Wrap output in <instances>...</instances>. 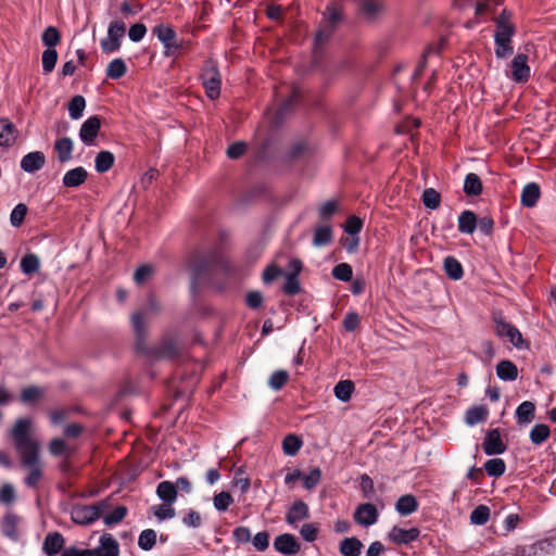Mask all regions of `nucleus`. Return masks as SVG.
I'll return each mask as SVG.
<instances>
[{"instance_id":"1","label":"nucleus","mask_w":556,"mask_h":556,"mask_svg":"<svg viewBox=\"0 0 556 556\" xmlns=\"http://www.w3.org/2000/svg\"><path fill=\"white\" fill-rule=\"evenodd\" d=\"M30 426V419L20 418L16 420L11 431L15 448L20 456L39 452V443L29 435Z\"/></svg>"},{"instance_id":"2","label":"nucleus","mask_w":556,"mask_h":556,"mask_svg":"<svg viewBox=\"0 0 556 556\" xmlns=\"http://www.w3.org/2000/svg\"><path fill=\"white\" fill-rule=\"evenodd\" d=\"M160 309H161V306L157 303V301L155 300V298L150 296L147 305L143 308L132 313L131 326H132L135 336L137 338L138 345H140L147 337V329H148L147 327H148L149 320L153 316L157 315Z\"/></svg>"},{"instance_id":"3","label":"nucleus","mask_w":556,"mask_h":556,"mask_svg":"<svg viewBox=\"0 0 556 556\" xmlns=\"http://www.w3.org/2000/svg\"><path fill=\"white\" fill-rule=\"evenodd\" d=\"M108 501H101L93 505L76 504L71 509V519L74 523L87 526L94 522L101 514L109 508Z\"/></svg>"},{"instance_id":"4","label":"nucleus","mask_w":556,"mask_h":556,"mask_svg":"<svg viewBox=\"0 0 556 556\" xmlns=\"http://www.w3.org/2000/svg\"><path fill=\"white\" fill-rule=\"evenodd\" d=\"M201 79L206 96L215 100L220 94L222 78L216 63L212 60L204 62Z\"/></svg>"},{"instance_id":"5","label":"nucleus","mask_w":556,"mask_h":556,"mask_svg":"<svg viewBox=\"0 0 556 556\" xmlns=\"http://www.w3.org/2000/svg\"><path fill=\"white\" fill-rule=\"evenodd\" d=\"M126 33V25L122 21H112L108 27V36L100 42L104 53L110 54L119 50L121 41Z\"/></svg>"},{"instance_id":"6","label":"nucleus","mask_w":556,"mask_h":556,"mask_svg":"<svg viewBox=\"0 0 556 556\" xmlns=\"http://www.w3.org/2000/svg\"><path fill=\"white\" fill-rule=\"evenodd\" d=\"M22 465L29 470L28 476L25 478V483L29 488L38 485L42 478V470L39 460V452L25 454L20 456Z\"/></svg>"},{"instance_id":"7","label":"nucleus","mask_w":556,"mask_h":556,"mask_svg":"<svg viewBox=\"0 0 556 556\" xmlns=\"http://www.w3.org/2000/svg\"><path fill=\"white\" fill-rule=\"evenodd\" d=\"M555 547L553 539L539 540L530 545L516 547V556H545L551 554Z\"/></svg>"},{"instance_id":"8","label":"nucleus","mask_w":556,"mask_h":556,"mask_svg":"<svg viewBox=\"0 0 556 556\" xmlns=\"http://www.w3.org/2000/svg\"><path fill=\"white\" fill-rule=\"evenodd\" d=\"M101 118L97 115L87 118L80 126L79 139L84 144L91 147L96 144V139L101 129Z\"/></svg>"},{"instance_id":"9","label":"nucleus","mask_w":556,"mask_h":556,"mask_svg":"<svg viewBox=\"0 0 556 556\" xmlns=\"http://www.w3.org/2000/svg\"><path fill=\"white\" fill-rule=\"evenodd\" d=\"M531 70L528 65V55L518 53L510 62V79L515 83H527L530 78Z\"/></svg>"},{"instance_id":"10","label":"nucleus","mask_w":556,"mask_h":556,"mask_svg":"<svg viewBox=\"0 0 556 556\" xmlns=\"http://www.w3.org/2000/svg\"><path fill=\"white\" fill-rule=\"evenodd\" d=\"M353 517L356 523L363 527H369L377 522L379 514L375 505L363 503L356 507Z\"/></svg>"},{"instance_id":"11","label":"nucleus","mask_w":556,"mask_h":556,"mask_svg":"<svg viewBox=\"0 0 556 556\" xmlns=\"http://www.w3.org/2000/svg\"><path fill=\"white\" fill-rule=\"evenodd\" d=\"M420 535V531L416 527H412L409 529H403L401 527L394 526L388 532V539L394 544H409L416 541Z\"/></svg>"},{"instance_id":"12","label":"nucleus","mask_w":556,"mask_h":556,"mask_svg":"<svg viewBox=\"0 0 556 556\" xmlns=\"http://www.w3.org/2000/svg\"><path fill=\"white\" fill-rule=\"evenodd\" d=\"M482 447L486 455H500L506 451V444L503 442L498 429H492L486 432Z\"/></svg>"},{"instance_id":"13","label":"nucleus","mask_w":556,"mask_h":556,"mask_svg":"<svg viewBox=\"0 0 556 556\" xmlns=\"http://www.w3.org/2000/svg\"><path fill=\"white\" fill-rule=\"evenodd\" d=\"M495 333L501 338H507L516 348L522 344V336L520 331L509 323L498 318L495 319Z\"/></svg>"},{"instance_id":"14","label":"nucleus","mask_w":556,"mask_h":556,"mask_svg":"<svg viewBox=\"0 0 556 556\" xmlns=\"http://www.w3.org/2000/svg\"><path fill=\"white\" fill-rule=\"evenodd\" d=\"M274 547L283 555H295L300 552L301 545L294 535L283 533L278 535L274 541Z\"/></svg>"},{"instance_id":"15","label":"nucleus","mask_w":556,"mask_h":556,"mask_svg":"<svg viewBox=\"0 0 556 556\" xmlns=\"http://www.w3.org/2000/svg\"><path fill=\"white\" fill-rule=\"evenodd\" d=\"M342 13L336 5H329L326 12V18L330 26L329 29H321L316 34L315 45L318 46L325 42L331 35L333 26L341 20Z\"/></svg>"},{"instance_id":"16","label":"nucleus","mask_w":556,"mask_h":556,"mask_svg":"<svg viewBox=\"0 0 556 556\" xmlns=\"http://www.w3.org/2000/svg\"><path fill=\"white\" fill-rule=\"evenodd\" d=\"M309 517V508L306 503L299 500L295 501L286 514V521L288 525L295 527L298 522L305 520Z\"/></svg>"},{"instance_id":"17","label":"nucleus","mask_w":556,"mask_h":556,"mask_svg":"<svg viewBox=\"0 0 556 556\" xmlns=\"http://www.w3.org/2000/svg\"><path fill=\"white\" fill-rule=\"evenodd\" d=\"M46 164V156L40 151L29 152L21 160V168L25 173H35L40 170Z\"/></svg>"},{"instance_id":"18","label":"nucleus","mask_w":556,"mask_h":556,"mask_svg":"<svg viewBox=\"0 0 556 556\" xmlns=\"http://www.w3.org/2000/svg\"><path fill=\"white\" fill-rule=\"evenodd\" d=\"M92 551L96 556H118L119 545L111 534L104 533L100 538L99 546Z\"/></svg>"},{"instance_id":"19","label":"nucleus","mask_w":556,"mask_h":556,"mask_svg":"<svg viewBox=\"0 0 556 556\" xmlns=\"http://www.w3.org/2000/svg\"><path fill=\"white\" fill-rule=\"evenodd\" d=\"M65 540L60 532H50L46 535L42 551L47 556L58 555L64 547Z\"/></svg>"},{"instance_id":"20","label":"nucleus","mask_w":556,"mask_h":556,"mask_svg":"<svg viewBox=\"0 0 556 556\" xmlns=\"http://www.w3.org/2000/svg\"><path fill=\"white\" fill-rule=\"evenodd\" d=\"M17 137V129L8 118L0 117V147H11Z\"/></svg>"},{"instance_id":"21","label":"nucleus","mask_w":556,"mask_h":556,"mask_svg":"<svg viewBox=\"0 0 556 556\" xmlns=\"http://www.w3.org/2000/svg\"><path fill=\"white\" fill-rule=\"evenodd\" d=\"M88 177V172L83 167L78 166L67 170L62 179V182L67 188H76L81 186Z\"/></svg>"},{"instance_id":"22","label":"nucleus","mask_w":556,"mask_h":556,"mask_svg":"<svg viewBox=\"0 0 556 556\" xmlns=\"http://www.w3.org/2000/svg\"><path fill=\"white\" fill-rule=\"evenodd\" d=\"M541 197V189L538 184L529 182L527 184L521 191L520 202L525 207H533L536 205L539 199Z\"/></svg>"},{"instance_id":"23","label":"nucleus","mask_w":556,"mask_h":556,"mask_svg":"<svg viewBox=\"0 0 556 556\" xmlns=\"http://www.w3.org/2000/svg\"><path fill=\"white\" fill-rule=\"evenodd\" d=\"M518 425H529L535 416V405L530 401H525L518 405L515 412Z\"/></svg>"},{"instance_id":"24","label":"nucleus","mask_w":556,"mask_h":556,"mask_svg":"<svg viewBox=\"0 0 556 556\" xmlns=\"http://www.w3.org/2000/svg\"><path fill=\"white\" fill-rule=\"evenodd\" d=\"M477 215L469 210L463 211L458 216V231L465 235H471L477 229Z\"/></svg>"},{"instance_id":"25","label":"nucleus","mask_w":556,"mask_h":556,"mask_svg":"<svg viewBox=\"0 0 556 556\" xmlns=\"http://www.w3.org/2000/svg\"><path fill=\"white\" fill-rule=\"evenodd\" d=\"M155 493L164 503L174 504L177 501V486H175L172 481L165 480L160 482Z\"/></svg>"},{"instance_id":"26","label":"nucleus","mask_w":556,"mask_h":556,"mask_svg":"<svg viewBox=\"0 0 556 556\" xmlns=\"http://www.w3.org/2000/svg\"><path fill=\"white\" fill-rule=\"evenodd\" d=\"M489 409L485 405H476L466 410L465 421L468 426L472 427L486 420Z\"/></svg>"},{"instance_id":"27","label":"nucleus","mask_w":556,"mask_h":556,"mask_svg":"<svg viewBox=\"0 0 556 556\" xmlns=\"http://www.w3.org/2000/svg\"><path fill=\"white\" fill-rule=\"evenodd\" d=\"M363 543L355 536L345 538L340 542L339 552L342 556H359Z\"/></svg>"},{"instance_id":"28","label":"nucleus","mask_w":556,"mask_h":556,"mask_svg":"<svg viewBox=\"0 0 556 556\" xmlns=\"http://www.w3.org/2000/svg\"><path fill=\"white\" fill-rule=\"evenodd\" d=\"M418 509V502L414 495H402L395 504V510L401 516H408Z\"/></svg>"},{"instance_id":"29","label":"nucleus","mask_w":556,"mask_h":556,"mask_svg":"<svg viewBox=\"0 0 556 556\" xmlns=\"http://www.w3.org/2000/svg\"><path fill=\"white\" fill-rule=\"evenodd\" d=\"M496 375L503 381H514L518 377V368L510 361H501L496 365Z\"/></svg>"},{"instance_id":"30","label":"nucleus","mask_w":556,"mask_h":556,"mask_svg":"<svg viewBox=\"0 0 556 556\" xmlns=\"http://www.w3.org/2000/svg\"><path fill=\"white\" fill-rule=\"evenodd\" d=\"M362 14L367 20H375L383 12V4L379 0H363L359 5Z\"/></svg>"},{"instance_id":"31","label":"nucleus","mask_w":556,"mask_h":556,"mask_svg":"<svg viewBox=\"0 0 556 556\" xmlns=\"http://www.w3.org/2000/svg\"><path fill=\"white\" fill-rule=\"evenodd\" d=\"M20 517L14 514H7L2 522L3 534L16 541L18 539Z\"/></svg>"},{"instance_id":"32","label":"nucleus","mask_w":556,"mask_h":556,"mask_svg":"<svg viewBox=\"0 0 556 556\" xmlns=\"http://www.w3.org/2000/svg\"><path fill=\"white\" fill-rule=\"evenodd\" d=\"M115 162V156L112 152L103 150L100 151L94 159V168L98 173L103 174L110 170Z\"/></svg>"},{"instance_id":"33","label":"nucleus","mask_w":556,"mask_h":556,"mask_svg":"<svg viewBox=\"0 0 556 556\" xmlns=\"http://www.w3.org/2000/svg\"><path fill=\"white\" fill-rule=\"evenodd\" d=\"M54 149L58 153L60 162L64 163L72 159L73 153V141L68 137L58 139L54 144Z\"/></svg>"},{"instance_id":"34","label":"nucleus","mask_w":556,"mask_h":556,"mask_svg":"<svg viewBox=\"0 0 556 556\" xmlns=\"http://www.w3.org/2000/svg\"><path fill=\"white\" fill-rule=\"evenodd\" d=\"M464 192L467 195L476 197L481 194L482 192V182L480 177L475 173H469L466 175L464 180Z\"/></svg>"},{"instance_id":"35","label":"nucleus","mask_w":556,"mask_h":556,"mask_svg":"<svg viewBox=\"0 0 556 556\" xmlns=\"http://www.w3.org/2000/svg\"><path fill=\"white\" fill-rule=\"evenodd\" d=\"M150 511L160 522L172 519L176 516V511L175 508L173 507V504L164 502L162 504L151 506Z\"/></svg>"},{"instance_id":"36","label":"nucleus","mask_w":556,"mask_h":556,"mask_svg":"<svg viewBox=\"0 0 556 556\" xmlns=\"http://www.w3.org/2000/svg\"><path fill=\"white\" fill-rule=\"evenodd\" d=\"M354 383L351 380H341L339 381L334 388L333 393L334 396L341 402H349L354 392Z\"/></svg>"},{"instance_id":"37","label":"nucleus","mask_w":556,"mask_h":556,"mask_svg":"<svg viewBox=\"0 0 556 556\" xmlns=\"http://www.w3.org/2000/svg\"><path fill=\"white\" fill-rule=\"evenodd\" d=\"M444 270L446 276L452 280H459L464 275L462 264L453 256H447L444 260Z\"/></svg>"},{"instance_id":"38","label":"nucleus","mask_w":556,"mask_h":556,"mask_svg":"<svg viewBox=\"0 0 556 556\" xmlns=\"http://www.w3.org/2000/svg\"><path fill=\"white\" fill-rule=\"evenodd\" d=\"M551 434V430L545 424H536L532 427L530 431V440L534 445H541L545 442Z\"/></svg>"},{"instance_id":"39","label":"nucleus","mask_w":556,"mask_h":556,"mask_svg":"<svg viewBox=\"0 0 556 556\" xmlns=\"http://www.w3.org/2000/svg\"><path fill=\"white\" fill-rule=\"evenodd\" d=\"M43 393L42 388L30 386L21 391L20 399L25 404H34L43 396Z\"/></svg>"},{"instance_id":"40","label":"nucleus","mask_w":556,"mask_h":556,"mask_svg":"<svg viewBox=\"0 0 556 556\" xmlns=\"http://www.w3.org/2000/svg\"><path fill=\"white\" fill-rule=\"evenodd\" d=\"M484 469L488 476L498 478L505 473L506 464L502 458H491L485 462Z\"/></svg>"},{"instance_id":"41","label":"nucleus","mask_w":556,"mask_h":556,"mask_svg":"<svg viewBox=\"0 0 556 556\" xmlns=\"http://www.w3.org/2000/svg\"><path fill=\"white\" fill-rule=\"evenodd\" d=\"M302 445V440L295 434H288L282 441L283 453L288 456H294Z\"/></svg>"},{"instance_id":"42","label":"nucleus","mask_w":556,"mask_h":556,"mask_svg":"<svg viewBox=\"0 0 556 556\" xmlns=\"http://www.w3.org/2000/svg\"><path fill=\"white\" fill-rule=\"evenodd\" d=\"M86 108V100L83 96H74L68 103V114L72 119H79Z\"/></svg>"},{"instance_id":"43","label":"nucleus","mask_w":556,"mask_h":556,"mask_svg":"<svg viewBox=\"0 0 556 556\" xmlns=\"http://www.w3.org/2000/svg\"><path fill=\"white\" fill-rule=\"evenodd\" d=\"M127 72V66L123 59H114L106 67V76L111 79H118Z\"/></svg>"},{"instance_id":"44","label":"nucleus","mask_w":556,"mask_h":556,"mask_svg":"<svg viewBox=\"0 0 556 556\" xmlns=\"http://www.w3.org/2000/svg\"><path fill=\"white\" fill-rule=\"evenodd\" d=\"M40 261L35 254H26L21 260V270L25 275H31L39 270Z\"/></svg>"},{"instance_id":"45","label":"nucleus","mask_w":556,"mask_h":556,"mask_svg":"<svg viewBox=\"0 0 556 556\" xmlns=\"http://www.w3.org/2000/svg\"><path fill=\"white\" fill-rule=\"evenodd\" d=\"M42 43L49 48L54 49L61 41V35L56 27L49 26L47 27L41 36Z\"/></svg>"},{"instance_id":"46","label":"nucleus","mask_w":556,"mask_h":556,"mask_svg":"<svg viewBox=\"0 0 556 556\" xmlns=\"http://www.w3.org/2000/svg\"><path fill=\"white\" fill-rule=\"evenodd\" d=\"M332 231L330 226H319L315 229L313 244L315 247H323L331 241Z\"/></svg>"},{"instance_id":"47","label":"nucleus","mask_w":556,"mask_h":556,"mask_svg":"<svg viewBox=\"0 0 556 556\" xmlns=\"http://www.w3.org/2000/svg\"><path fill=\"white\" fill-rule=\"evenodd\" d=\"M156 543V532L153 529L143 530L138 538V546L143 551H150Z\"/></svg>"},{"instance_id":"48","label":"nucleus","mask_w":556,"mask_h":556,"mask_svg":"<svg viewBox=\"0 0 556 556\" xmlns=\"http://www.w3.org/2000/svg\"><path fill=\"white\" fill-rule=\"evenodd\" d=\"M490 518V508L485 505L477 506L470 514V521L477 526H483Z\"/></svg>"},{"instance_id":"49","label":"nucleus","mask_w":556,"mask_h":556,"mask_svg":"<svg viewBox=\"0 0 556 556\" xmlns=\"http://www.w3.org/2000/svg\"><path fill=\"white\" fill-rule=\"evenodd\" d=\"M233 503V498L229 492H219L213 497V505L218 511H226Z\"/></svg>"},{"instance_id":"50","label":"nucleus","mask_w":556,"mask_h":556,"mask_svg":"<svg viewBox=\"0 0 556 556\" xmlns=\"http://www.w3.org/2000/svg\"><path fill=\"white\" fill-rule=\"evenodd\" d=\"M41 61H42V70H43V72L45 73H51L54 70L55 64L58 62V52H56V50L55 49L47 48L42 52Z\"/></svg>"},{"instance_id":"51","label":"nucleus","mask_w":556,"mask_h":556,"mask_svg":"<svg viewBox=\"0 0 556 556\" xmlns=\"http://www.w3.org/2000/svg\"><path fill=\"white\" fill-rule=\"evenodd\" d=\"M515 33H516V27L514 24L501 23V24L496 25V29L494 33V40L504 39V40L511 41V38L514 37Z\"/></svg>"},{"instance_id":"52","label":"nucleus","mask_w":556,"mask_h":556,"mask_svg":"<svg viewBox=\"0 0 556 556\" xmlns=\"http://www.w3.org/2000/svg\"><path fill=\"white\" fill-rule=\"evenodd\" d=\"M27 211L28 208L24 203L17 204L10 214L11 225L15 228L20 227L27 215Z\"/></svg>"},{"instance_id":"53","label":"nucleus","mask_w":556,"mask_h":556,"mask_svg":"<svg viewBox=\"0 0 556 556\" xmlns=\"http://www.w3.org/2000/svg\"><path fill=\"white\" fill-rule=\"evenodd\" d=\"M332 276L340 281H350L353 277L352 266L348 263H341L333 267Z\"/></svg>"},{"instance_id":"54","label":"nucleus","mask_w":556,"mask_h":556,"mask_svg":"<svg viewBox=\"0 0 556 556\" xmlns=\"http://www.w3.org/2000/svg\"><path fill=\"white\" fill-rule=\"evenodd\" d=\"M153 34L162 43H167L176 38L175 30L168 25H159L153 28Z\"/></svg>"},{"instance_id":"55","label":"nucleus","mask_w":556,"mask_h":556,"mask_svg":"<svg viewBox=\"0 0 556 556\" xmlns=\"http://www.w3.org/2000/svg\"><path fill=\"white\" fill-rule=\"evenodd\" d=\"M440 194L432 188H428L422 193V202L427 208L435 210L440 205Z\"/></svg>"},{"instance_id":"56","label":"nucleus","mask_w":556,"mask_h":556,"mask_svg":"<svg viewBox=\"0 0 556 556\" xmlns=\"http://www.w3.org/2000/svg\"><path fill=\"white\" fill-rule=\"evenodd\" d=\"M495 55L497 59H506L514 53V47L510 40H494Z\"/></svg>"},{"instance_id":"57","label":"nucleus","mask_w":556,"mask_h":556,"mask_svg":"<svg viewBox=\"0 0 556 556\" xmlns=\"http://www.w3.org/2000/svg\"><path fill=\"white\" fill-rule=\"evenodd\" d=\"M127 515V508L125 506H117L112 513L104 516L103 522L105 526H113L119 523Z\"/></svg>"},{"instance_id":"58","label":"nucleus","mask_w":556,"mask_h":556,"mask_svg":"<svg viewBox=\"0 0 556 556\" xmlns=\"http://www.w3.org/2000/svg\"><path fill=\"white\" fill-rule=\"evenodd\" d=\"M49 451L53 456L68 455L72 448L68 447L63 439H53L49 444Z\"/></svg>"},{"instance_id":"59","label":"nucleus","mask_w":556,"mask_h":556,"mask_svg":"<svg viewBox=\"0 0 556 556\" xmlns=\"http://www.w3.org/2000/svg\"><path fill=\"white\" fill-rule=\"evenodd\" d=\"M288 378L289 375L286 370H276L271 374L268 384L273 390L278 391L285 386Z\"/></svg>"},{"instance_id":"60","label":"nucleus","mask_w":556,"mask_h":556,"mask_svg":"<svg viewBox=\"0 0 556 556\" xmlns=\"http://www.w3.org/2000/svg\"><path fill=\"white\" fill-rule=\"evenodd\" d=\"M319 528L316 523H304L300 529L302 539L306 542H314L317 539Z\"/></svg>"},{"instance_id":"61","label":"nucleus","mask_w":556,"mask_h":556,"mask_svg":"<svg viewBox=\"0 0 556 556\" xmlns=\"http://www.w3.org/2000/svg\"><path fill=\"white\" fill-rule=\"evenodd\" d=\"M181 521L187 528H200L202 525V517L197 510L189 509Z\"/></svg>"},{"instance_id":"62","label":"nucleus","mask_w":556,"mask_h":556,"mask_svg":"<svg viewBox=\"0 0 556 556\" xmlns=\"http://www.w3.org/2000/svg\"><path fill=\"white\" fill-rule=\"evenodd\" d=\"M283 291L288 295H293L300 292V282L296 274H289L283 285Z\"/></svg>"},{"instance_id":"63","label":"nucleus","mask_w":556,"mask_h":556,"mask_svg":"<svg viewBox=\"0 0 556 556\" xmlns=\"http://www.w3.org/2000/svg\"><path fill=\"white\" fill-rule=\"evenodd\" d=\"M321 479V470L318 467L313 468L305 477H304V488L307 490L314 489Z\"/></svg>"},{"instance_id":"64","label":"nucleus","mask_w":556,"mask_h":556,"mask_svg":"<svg viewBox=\"0 0 556 556\" xmlns=\"http://www.w3.org/2000/svg\"><path fill=\"white\" fill-rule=\"evenodd\" d=\"M253 546L258 552H264L269 546V534L266 531L258 532L252 539Z\"/></svg>"}]
</instances>
